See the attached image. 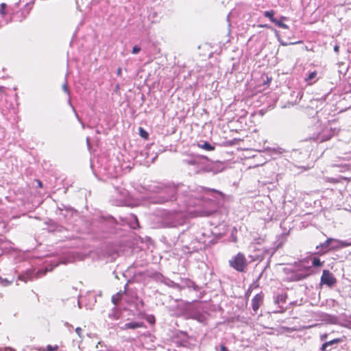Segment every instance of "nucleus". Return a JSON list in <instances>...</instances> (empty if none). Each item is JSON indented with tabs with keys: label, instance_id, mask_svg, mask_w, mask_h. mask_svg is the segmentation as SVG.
Segmentation results:
<instances>
[{
	"label": "nucleus",
	"instance_id": "ddd939ff",
	"mask_svg": "<svg viewBox=\"0 0 351 351\" xmlns=\"http://www.w3.org/2000/svg\"><path fill=\"white\" fill-rule=\"evenodd\" d=\"M335 239L333 238H328L324 243L320 244L319 246H317V249H318L319 247L322 248H327L329 246V244H331V243H335Z\"/></svg>",
	"mask_w": 351,
	"mask_h": 351
},
{
	"label": "nucleus",
	"instance_id": "473e14b6",
	"mask_svg": "<svg viewBox=\"0 0 351 351\" xmlns=\"http://www.w3.org/2000/svg\"><path fill=\"white\" fill-rule=\"evenodd\" d=\"M233 12H231L229 15L227 16V20L229 21V17L230 14H232Z\"/></svg>",
	"mask_w": 351,
	"mask_h": 351
},
{
	"label": "nucleus",
	"instance_id": "20e7f679",
	"mask_svg": "<svg viewBox=\"0 0 351 351\" xmlns=\"http://www.w3.org/2000/svg\"><path fill=\"white\" fill-rule=\"evenodd\" d=\"M176 189L173 186L172 187H168L165 189V191L162 192L164 194H167V196H164L162 195L159 196L158 200L156 202L157 203L162 204L165 202H167L168 201H173L176 199L175 197V193H176Z\"/></svg>",
	"mask_w": 351,
	"mask_h": 351
},
{
	"label": "nucleus",
	"instance_id": "2eb2a0df",
	"mask_svg": "<svg viewBox=\"0 0 351 351\" xmlns=\"http://www.w3.org/2000/svg\"><path fill=\"white\" fill-rule=\"evenodd\" d=\"M0 14L2 16H5L8 14L7 5L5 3H2L0 5Z\"/></svg>",
	"mask_w": 351,
	"mask_h": 351
},
{
	"label": "nucleus",
	"instance_id": "423d86ee",
	"mask_svg": "<svg viewBox=\"0 0 351 351\" xmlns=\"http://www.w3.org/2000/svg\"><path fill=\"white\" fill-rule=\"evenodd\" d=\"M331 132L327 129H321L317 134L313 135L311 138L318 142H323L330 138Z\"/></svg>",
	"mask_w": 351,
	"mask_h": 351
},
{
	"label": "nucleus",
	"instance_id": "a878e982",
	"mask_svg": "<svg viewBox=\"0 0 351 351\" xmlns=\"http://www.w3.org/2000/svg\"><path fill=\"white\" fill-rule=\"evenodd\" d=\"M327 337V335L326 334H324V335H322L321 337H320V339L322 341H324Z\"/></svg>",
	"mask_w": 351,
	"mask_h": 351
},
{
	"label": "nucleus",
	"instance_id": "f8f14e48",
	"mask_svg": "<svg viewBox=\"0 0 351 351\" xmlns=\"http://www.w3.org/2000/svg\"><path fill=\"white\" fill-rule=\"evenodd\" d=\"M142 326V324L138 322H130L127 323L124 326V328L135 329Z\"/></svg>",
	"mask_w": 351,
	"mask_h": 351
},
{
	"label": "nucleus",
	"instance_id": "6e6552de",
	"mask_svg": "<svg viewBox=\"0 0 351 351\" xmlns=\"http://www.w3.org/2000/svg\"><path fill=\"white\" fill-rule=\"evenodd\" d=\"M335 243H337V245H330V250H337L339 248H343L348 246H351V242H348L346 241H341L338 239H335Z\"/></svg>",
	"mask_w": 351,
	"mask_h": 351
},
{
	"label": "nucleus",
	"instance_id": "c9c22d12",
	"mask_svg": "<svg viewBox=\"0 0 351 351\" xmlns=\"http://www.w3.org/2000/svg\"><path fill=\"white\" fill-rule=\"evenodd\" d=\"M337 243H331V245H337Z\"/></svg>",
	"mask_w": 351,
	"mask_h": 351
},
{
	"label": "nucleus",
	"instance_id": "cd10ccee",
	"mask_svg": "<svg viewBox=\"0 0 351 351\" xmlns=\"http://www.w3.org/2000/svg\"><path fill=\"white\" fill-rule=\"evenodd\" d=\"M63 89L65 92H68V88L66 84L63 85Z\"/></svg>",
	"mask_w": 351,
	"mask_h": 351
},
{
	"label": "nucleus",
	"instance_id": "4be33fe9",
	"mask_svg": "<svg viewBox=\"0 0 351 351\" xmlns=\"http://www.w3.org/2000/svg\"><path fill=\"white\" fill-rule=\"evenodd\" d=\"M141 51V47H139L137 45H135L133 49H132V53L133 54H136L138 53L139 51Z\"/></svg>",
	"mask_w": 351,
	"mask_h": 351
},
{
	"label": "nucleus",
	"instance_id": "7ed1b4c3",
	"mask_svg": "<svg viewBox=\"0 0 351 351\" xmlns=\"http://www.w3.org/2000/svg\"><path fill=\"white\" fill-rule=\"evenodd\" d=\"M229 265L236 271L243 272L247 266V262L245 255L239 252L229 260Z\"/></svg>",
	"mask_w": 351,
	"mask_h": 351
},
{
	"label": "nucleus",
	"instance_id": "c756f323",
	"mask_svg": "<svg viewBox=\"0 0 351 351\" xmlns=\"http://www.w3.org/2000/svg\"><path fill=\"white\" fill-rule=\"evenodd\" d=\"M334 50H335V51L338 52L339 51V46L335 45L334 47Z\"/></svg>",
	"mask_w": 351,
	"mask_h": 351
},
{
	"label": "nucleus",
	"instance_id": "9d476101",
	"mask_svg": "<svg viewBox=\"0 0 351 351\" xmlns=\"http://www.w3.org/2000/svg\"><path fill=\"white\" fill-rule=\"evenodd\" d=\"M341 341V339H332L331 341H327V342H325L322 344V348H321V350L322 351H328L326 350V348L329 346H332V345H334V344H337L338 343H339Z\"/></svg>",
	"mask_w": 351,
	"mask_h": 351
},
{
	"label": "nucleus",
	"instance_id": "a211bd4d",
	"mask_svg": "<svg viewBox=\"0 0 351 351\" xmlns=\"http://www.w3.org/2000/svg\"><path fill=\"white\" fill-rule=\"evenodd\" d=\"M58 346L57 345H55V346H51V345H48L46 348V350L47 351H56L58 350Z\"/></svg>",
	"mask_w": 351,
	"mask_h": 351
},
{
	"label": "nucleus",
	"instance_id": "2f4dec72",
	"mask_svg": "<svg viewBox=\"0 0 351 351\" xmlns=\"http://www.w3.org/2000/svg\"><path fill=\"white\" fill-rule=\"evenodd\" d=\"M4 351H14V350L11 348H5Z\"/></svg>",
	"mask_w": 351,
	"mask_h": 351
},
{
	"label": "nucleus",
	"instance_id": "4468645a",
	"mask_svg": "<svg viewBox=\"0 0 351 351\" xmlns=\"http://www.w3.org/2000/svg\"><path fill=\"white\" fill-rule=\"evenodd\" d=\"M199 147L207 151H211L214 149V147L207 142H204L203 144L199 145Z\"/></svg>",
	"mask_w": 351,
	"mask_h": 351
},
{
	"label": "nucleus",
	"instance_id": "f257e3e1",
	"mask_svg": "<svg viewBox=\"0 0 351 351\" xmlns=\"http://www.w3.org/2000/svg\"><path fill=\"white\" fill-rule=\"evenodd\" d=\"M276 25L278 29L275 30V34L281 45L287 46L289 45H295L302 43L300 40L290 42L285 41V40H291L294 38L293 29L290 28L286 23H276Z\"/></svg>",
	"mask_w": 351,
	"mask_h": 351
},
{
	"label": "nucleus",
	"instance_id": "b1692460",
	"mask_svg": "<svg viewBox=\"0 0 351 351\" xmlns=\"http://www.w3.org/2000/svg\"><path fill=\"white\" fill-rule=\"evenodd\" d=\"M35 181L39 188H43V183L40 180H35Z\"/></svg>",
	"mask_w": 351,
	"mask_h": 351
},
{
	"label": "nucleus",
	"instance_id": "f3484780",
	"mask_svg": "<svg viewBox=\"0 0 351 351\" xmlns=\"http://www.w3.org/2000/svg\"><path fill=\"white\" fill-rule=\"evenodd\" d=\"M121 296H122V293H117V295L112 296V298H111V301L114 304H117L118 303V301L119 300V299L121 298Z\"/></svg>",
	"mask_w": 351,
	"mask_h": 351
},
{
	"label": "nucleus",
	"instance_id": "7c9ffc66",
	"mask_svg": "<svg viewBox=\"0 0 351 351\" xmlns=\"http://www.w3.org/2000/svg\"><path fill=\"white\" fill-rule=\"evenodd\" d=\"M258 27H269V26L267 24L260 25H258Z\"/></svg>",
	"mask_w": 351,
	"mask_h": 351
},
{
	"label": "nucleus",
	"instance_id": "c85d7f7f",
	"mask_svg": "<svg viewBox=\"0 0 351 351\" xmlns=\"http://www.w3.org/2000/svg\"><path fill=\"white\" fill-rule=\"evenodd\" d=\"M5 87L4 86H0V93H3L5 91Z\"/></svg>",
	"mask_w": 351,
	"mask_h": 351
},
{
	"label": "nucleus",
	"instance_id": "aec40b11",
	"mask_svg": "<svg viewBox=\"0 0 351 351\" xmlns=\"http://www.w3.org/2000/svg\"><path fill=\"white\" fill-rule=\"evenodd\" d=\"M316 76H317V72L313 71L308 75V77L306 78V81L310 82L312 80H313Z\"/></svg>",
	"mask_w": 351,
	"mask_h": 351
},
{
	"label": "nucleus",
	"instance_id": "393cba45",
	"mask_svg": "<svg viewBox=\"0 0 351 351\" xmlns=\"http://www.w3.org/2000/svg\"><path fill=\"white\" fill-rule=\"evenodd\" d=\"M220 348H221V351H229L228 350V348L225 346H223V345L221 346Z\"/></svg>",
	"mask_w": 351,
	"mask_h": 351
},
{
	"label": "nucleus",
	"instance_id": "bb28decb",
	"mask_svg": "<svg viewBox=\"0 0 351 351\" xmlns=\"http://www.w3.org/2000/svg\"><path fill=\"white\" fill-rule=\"evenodd\" d=\"M172 287L175 288H180V285L172 282Z\"/></svg>",
	"mask_w": 351,
	"mask_h": 351
},
{
	"label": "nucleus",
	"instance_id": "f03ea898",
	"mask_svg": "<svg viewBox=\"0 0 351 351\" xmlns=\"http://www.w3.org/2000/svg\"><path fill=\"white\" fill-rule=\"evenodd\" d=\"M206 160L207 158L206 156L193 155L183 159L182 162L184 164L191 167L190 171L195 173H197L204 169L205 167V161Z\"/></svg>",
	"mask_w": 351,
	"mask_h": 351
},
{
	"label": "nucleus",
	"instance_id": "5701e85b",
	"mask_svg": "<svg viewBox=\"0 0 351 351\" xmlns=\"http://www.w3.org/2000/svg\"><path fill=\"white\" fill-rule=\"evenodd\" d=\"M272 152L277 153V154H282V149L281 148H278L277 149H272Z\"/></svg>",
	"mask_w": 351,
	"mask_h": 351
},
{
	"label": "nucleus",
	"instance_id": "dca6fc26",
	"mask_svg": "<svg viewBox=\"0 0 351 351\" xmlns=\"http://www.w3.org/2000/svg\"><path fill=\"white\" fill-rule=\"evenodd\" d=\"M312 265L314 267H320L322 265V263L320 261L319 258L315 257L313 258Z\"/></svg>",
	"mask_w": 351,
	"mask_h": 351
},
{
	"label": "nucleus",
	"instance_id": "0eeeda50",
	"mask_svg": "<svg viewBox=\"0 0 351 351\" xmlns=\"http://www.w3.org/2000/svg\"><path fill=\"white\" fill-rule=\"evenodd\" d=\"M263 302V295L256 294L252 300V306L254 312H256Z\"/></svg>",
	"mask_w": 351,
	"mask_h": 351
},
{
	"label": "nucleus",
	"instance_id": "f704fd0d",
	"mask_svg": "<svg viewBox=\"0 0 351 351\" xmlns=\"http://www.w3.org/2000/svg\"><path fill=\"white\" fill-rule=\"evenodd\" d=\"M330 182H336V180H335L334 178H331V179H330Z\"/></svg>",
	"mask_w": 351,
	"mask_h": 351
},
{
	"label": "nucleus",
	"instance_id": "412c9836",
	"mask_svg": "<svg viewBox=\"0 0 351 351\" xmlns=\"http://www.w3.org/2000/svg\"><path fill=\"white\" fill-rule=\"evenodd\" d=\"M75 332L80 337H82L83 329L82 328L77 327L75 328Z\"/></svg>",
	"mask_w": 351,
	"mask_h": 351
},
{
	"label": "nucleus",
	"instance_id": "9b49d317",
	"mask_svg": "<svg viewBox=\"0 0 351 351\" xmlns=\"http://www.w3.org/2000/svg\"><path fill=\"white\" fill-rule=\"evenodd\" d=\"M176 217V214H170L169 215V220L167 221L164 222V226L165 227H173L177 226V222L174 221L173 219H174Z\"/></svg>",
	"mask_w": 351,
	"mask_h": 351
},
{
	"label": "nucleus",
	"instance_id": "39448f33",
	"mask_svg": "<svg viewBox=\"0 0 351 351\" xmlns=\"http://www.w3.org/2000/svg\"><path fill=\"white\" fill-rule=\"evenodd\" d=\"M336 278L334 277L332 273L326 269L323 271L321 277V283L326 285L328 287H332L336 283Z\"/></svg>",
	"mask_w": 351,
	"mask_h": 351
},
{
	"label": "nucleus",
	"instance_id": "6ab92c4d",
	"mask_svg": "<svg viewBox=\"0 0 351 351\" xmlns=\"http://www.w3.org/2000/svg\"><path fill=\"white\" fill-rule=\"evenodd\" d=\"M139 133L141 137L147 138L148 136V133L144 130L142 128H139Z\"/></svg>",
	"mask_w": 351,
	"mask_h": 351
},
{
	"label": "nucleus",
	"instance_id": "1a4fd4ad",
	"mask_svg": "<svg viewBox=\"0 0 351 351\" xmlns=\"http://www.w3.org/2000/svg\"><path fill=\"white\" fill-rule=\"evenodd\" d=\"M262 16L268 18L270 22H281L280 20H277L274 18L275 12L272 10L265 12H261Z\"/></svg>",
	"mask_w": 351,
	"mask_h": 351
},
{
	"label": "nucleus",
	"instance_id": "72a5a7b5",
	"mask_svg": "<svg viewBox=\"0 0 351 351\" xmlns=\"http://www.w3.org/2000/svg\"><path fill=\"white\" fill-rule=\"evenodd\" d=\"M121 72V69L119 68L118 70H117V74L119 75Z\"/></svg>",
	"mask_w": 351,
	"mask_h": 351
}]
</instances>
